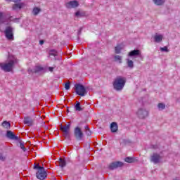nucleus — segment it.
Segmentation results:
<instances>
[{
    "label": "nucleus",
    "instance_id": "nucleus-1",
    "mask_svg": "<svg viewBox=\"0 0 180 180\" xmlns=\"http://www.w3.org/2000/svg\"><path fill=\"white\" fill-rule=\"evenodd\" d=\"M15 64H18V59L13 55H9L6 63H0V68L5 72H11L13 71Z\"/></svg>",
    "mask_w": 180,
    "mask_h": 180
},
{
    "label": "nucleus",
    "instance_id": "nucleus-2",
    "mask_svg": "<svg viewBox=\"0 0 180 180\" xmlns=\"http://www.w3.org/2000/svg\"><path fill=\"white\" fill-rule=\"evenodd\" d=\"M125 84L126 77L119 76L114 80L113 86L114 89H116V91H122V89H123V88L124 87Z\"/></svg>",
    "mask_w": 180,
    "mask_h": 180
},
{
    "label": "nucleus",
    "instance_id": "nucleus-3",
    "mask_svg": "<svg viewBox=\"0 0 180 180\" xmlns=\"http://www.w3.org/2000/svg\"><path fill=\"white\" fill-rule=\"evenodd\" d=\"M75 88L77 95H79L80 96H85V95H86V89H85V87L83 85L76 84Z\"/></svg>",
    "mask_w": 180,
    "mask_h": 180
},
{
    "label": "nucleus",
    "instance_id": "nucleus-4",
    "mask_svg": "<svg viewBox=\"0 0 180 180\" xmlns=\"http://www.w3.org/2000/svg\"><path fill=\"white\" fill-rule=\"evenodd\" d=\"M5 36L8 40L12 41L14 40L13 38V28L12 27H7L5 30Z\"/></svg>",
    "mask_w": 180,
    "mask_h": 180
},
{
    "label": "nucleus",
    "instance_id": "nucleus-5",
    "mask_svg": "<svg viewBox=\"0 0 180 180\" xmlns=\"http://www.w3.org/2000/svg\"><path fill=\"white\" fill-rule=\"evenodd\" d=\"M136 115L139 119H146L148 116V110H146V108H139L136 111Z\"/></svg>",
    "mask_w": 180,
    "mask_h": 180
},
{
    "label": "nucleus",
    "instance_id": "nucleus-6",
    "mask_svg": "<svg viewBox=\"0 0 180 180\" xmlns=\"http://www.w3.org/2000/svg\"><path fill=\"white\" fill-rule=\"evenodd\" d=\"M36 176L38 179H46V178L47 177V173L46 172V169H44V168H40L37 170Z\"/></svg>",
    "mask_w": 180,
    "mask_h": 180
},
{
    "label": "nucleus",
    "instance_id": "nucleus-7",
    "mask_svg": "<svg viewBox=\"0 0 180 180\" xmlns=\"http://www.w3.org/2000/svg\"><path fill=\"white\" fill-rule=\"evenodd\" d=\"M66 8L71 9L72 8H78L79 6V3L77 1H70L65 4Z\"/></svg>",
    "mask_w": 180,
    "mask_h": 180
},
{
    "label": "nucleus",
    "instance_id": "nucleus-8",
    "mask_svg": "<svg viewBox=\"0 0 180 180\" xmlns=\"http://www.w3.org/2000/svg\"><path fill=\"white\" fill-rule=\"evenodd\" d=\"M161 158L160 155L153 153L150 157V161L154 162V164H158V162H161Z\"/></svg>",
    "mask_w": 180,
    "mask_h": 180
},
{
    "label": "nucleus",
    "instance_id": "nucleus-9",
    "mask_svg": "<svg viewBox=\"0 0 180 180\" xmlns=\"http://www.w3.org/2000/svg\"><path fill=\"white\" fill-rule=\"evenodd\" d=\"M84 134H82V130L81 129V128L77 127L75 129V136L76 137V139H77V140H81Z\"/></svg>",
    "mask_w": 180,
    "mask_h": 180
},
{
    "label": "nucleus",
    "instance_id": "nucleus-10",
    "mask_svg": "<svg viewBox=\"0 0 180 180\" xmlns=\"http://www.w3.org/2000/svg\"><path fill=\"white\" fill-rule=\"evenodd\" d=\"M139 56H141V51L139 49L132 50L128 53V57H133L135 58V57H139Z\"/></svg>",
    "mask_w": 180,
    "mask_h": 180
},
{
    "label": "nucleus",
    "instance_id": "nucleus-11",
    "mask_svg": "<svg viewBox=\"0 0 180 180\" xmlns=\"http://www.w3.org/2000/svg\"><path fill=\"white\" fill-rule=\"evenodd\" d=\"M162 40H164V34H162L157 33L153 36V41L155 43H161Z\"/></svg>",
    "mask_w": 180,
    "mask_h": 180
},
{
    "label": "nucleus",
    "instance_id": "nucleus-12",
    "mask_svg": "<svg viewBox=\"0 0 180 180\" xmlns=\"http://www.w3.org/2000/svg\"><path fill=\"white\" fill-rule=\"evenodd\" d=\"M28 72H45L46 71H44V68H43L41 65H36L33 70L30 68L28 70Z\"/></svg>",
    "mask_w": 180,
    "mask_h": 180
},
{
    "label": "nucleus",
    "instance_id": "nucleus-13",
    "mask_svg": "<svg viewBox=\"0 0 180 180\" xmlns=\"http://www.w3.org/2000/svg\"><path fill=\"white\" fill-rule=\"evenodd\" d=\"M15 4L13 6V11H20V9H23L25 6H26V4L25 3L20 2V3H17L15 2Z\"/></svg>",
    "mask_w": 180,
    "mask_h": 180
},
{
    "label": "nucleus",
    "instance_id": "nucleus-14",
    "mask_svg": "<svg viewBox=\"0 0 180 180\" xmlns=\"http://www.w3.org/2000/svg\"><path fill=\"white\" fill-rule=\"evenodd\" d=\"M119 167H123V162H115L111 163L109 165L110 169H115L116 168H119Z\"/></svg>",
    "mask_w": 180,
    "mask_h": 180
},
{
    "label": "nucleus",
    "instance_id": "nucleus-15",
    "mask_svg": "<svg viewBox=\"0 0 180 180\" xmlns=\"http://www.w3.org/2000/svg\"><path fill=\"white\" fill-rule=\"evenodd\" d=\"M124 49V45H123V44H120L115 46V51L116 54H119L120 53V51H122V50H123Z\"/></svg>",
    "mask_w": 180,
    "mask_h": 180
},
{
    "label": "nucleus",
    "instance_id": "nucleus-16",
    "mask_svg": "<svg viewBox=\"0 0 180 180\" xmlns=\"http://www.w3.org/2000/svg\"><path fill=\"white\" fill-rule=\"evenodd\" d=\"M61 131L64 133V134L68 135V131H70V124L65 126H60Z\"/></svg>",
    "mask_w": 180,
    "mask_h": 180
},
{
    "label": "nucleus",
    "instance_id": "nucleus-17",
    "mask_svg": "<svg viewBox=\"0 0 180 180\" xmlns=\"http://www.w3.org/2000/svg\"><path fill=\"white\" fill-rule=\"evenodd\" d=\"M126 62H127V65L128 68H134V62L132 60L127 58V59H126Z\"/></svg>",
    "mask_w": 180,
    "mask_h": 180
},
{
    "label": "nucleus",
    "instance_id": "nucleus-18",
    "mask_svg": "<svg viewBox=\"0 0 180 180\" xmlns=\"http://www.w3.org/2000/svg\"><path fill=\"white\" fill-rule=\"evenodd\" d=\"M6 136L11 140H16V139H18V137H16V136H15V134H13V132H12L11 131H7Z\"/></svg>",
    "mask_w": 180,
    "mask_h": 180
},
{
    "label": "nucleus",
    "instance_id": "nucleus-19",
    "mask_svg": "<svg viewBox=\"0 0 180 180\" xmlns=\"http://www.w3.org/2000/svg\"><path fill=\"white\" fill-rule=\"evenodd\" d=\"M153 2L155 4V5H157L158 6H161L162 5H164V4H165V0H153Z\"/></svg>",
    "mask_w": 180,
    "mask_h": 180
},
{
    "label": "nucleus",
    "instance_id": "nucleus-20",
    "mask_svg": "<svg viewBox=\"0 0 180 180\" xmlns=\"http://www.w3.org/2000/svg\"><path fill=\"white\" fill-rule=\"evenodd\" d=\"M25 124H27V126H32L33 124V120L30 117H25L24 120Z\"/></svg>",
    "mask_w": 180,
    "mask_h": 180
},
{
    "label": "nucleus",
    "instance_id": "nucleus-21",
    "mask_svg": "<svg viewBox=\"0 0 180 180\" xmlns=\"http://www.w3.org/2000/svg\"><path fill=\"white\" fill-rule=\"evenodd\" d=\"M110 129L112 133H116V131H117V124L112 122L111 124Z\"/></svg>",
    "mask_w": 180,
    "mask_h": 180
},
{
    "label": "nucleus",
    "instance_id": "nucleus-22",
    "mask_svg": "<svg viewBox=\"0 0 180 180\" xmlns=\"http://www.w3.org/2000/svg\"><path fill=\"white\" fill-rule=\"evenodd\" d=\"M40 12H41V9L39 7H34L32 10V15L36 16L38 13H40Z\"/></svg>",
    "mask_w": 180,
    "mask_h": 180
},
{
    "label": "nucleus",
    "instance_id": "nucleus-23",
    "mask_svg": "<svg viewBox=\"0 0 180 180\" xmlns=\"http://www.w3.org/2000/svg\"><path fill=\"white\" fill-rule=\"evenodd\" d=\"M114 60L117 63H119V64H122L123 63V59H122V56H120L119 55L115 56L114 57Z\"/></svg>",
    "mask_w": 180,
    "mask_h": 180
},
{
    "label": "nucleus",
    "instance_id": "nucleus-24",
    "mask_svg": "<svg viewBox=\"0 0 180 180\" xmlns=\"http://www.w3.org/2000/svg\"><path fill=\"white\" fill-rule=\"evenodd\" d=\"M75 16H77V18H82V16H85V13L84 11L79 10L75 13Z\"/></svg>",
    "mask_w": 180,
    "mask_h": 180
},
{
    "label": "nucleus",
    "instance_id": "nucleus-25",
    "mask_svg": "<svg viewBox=\"0 0 180 180\" xmlns=\"http://www.w3.org/2000/svg\"><path fill=\"white\" fill-rule=\"evenodd\" d=\"M75 109L77 112H81V110H82V108L81 107V103L80 102H77L76 105H75Z\"/></svg>",
    "mask_w": 180,
    "mask_h": 180
},
{
    "label": "nucleus",
    "instance_id": "nucleus-26",
    "mask_svg": "<svg viewBox=\"0 0 180 180\" xmlns=\"http://www.w3.org/2000/svg\"><path fill=\"white\" fill-rule=\"evenodd\" d=\"M2 127H3L4 129H9V128L11 127V123H9V122L4 121V122L2 123Z\"/></svg>",
    "mask_w": 180,
    "mask_h": 180
},
{
    "label": "nucleus",
    "instance_id": "nucleus-27",
    "mask_svg": "<svg viewBox=\"0 0 180 180\" xmlns=\"http://www.w3.org/2000/svg\"><path fill=\"white\" fill-rule=\"evenodd\" d=\"M158 108L159 110H164V109H165V104H164V103H159L158 104Z\"/></svg>",
    "mask_w": 180,
    "mask_h": 180
},
{
    "label": "nucleus",
    "instance_id": "nucleus-28",
    "mask_svg": "<svg viewBox=\"0 0 180 180\" xmlns=\"http://www.w3.org/2000/svg\"><path fill=\"white\" fill-rule=\"evenodd\" d=\"M5 20H6V19L4 16V13H2V12H0V25L1 23H5Z\"/></svg>",
    "mask_w": 180,
    "mask_h": 180
},
{
    "label": "nucleus",
    "instance_id": "nucleus-29",
    "mask_svg": "<svg viewBox=\"0 0 180 180\" xmlns=\"http://www.w3.org/2000/svg\"><path fill=\"white\" fill-rule=\"evenodd\" d=\"M124 161H125V162L131 163V162H134V159L133 158H126L124 159Z\"/></svg>",
    "mask_w": 180,
    "mask_h": 180
},
{
    "label": "nucleus",
    "instance_id": "nucleus-30",
    "mask_svg": "<svg viewBox=\"0 0 180 180\" xmlns=\"http://www.w3.org/2000/svg\"><path fill=\"white\" fill-rule=\"evenodd\" d=\"M59 165L60 167H65V160H63V159H59Z\"/></svg>",
    "mask_w": 180,
    "mask_h": 180
},
{
    "label": "nucleus",
    "instance_id": "nucleus-31",
    "mask_svg": "<svg viewBox=\"0 0 180 180\" xmlns=\"http://www.w3.org/2000/svg\"><path fill=\"white\" fill-rule=\"evenodd\" d=\"M20 148L22 151H26V148H25V143L22 142V141H20Z\"/></svg>",
    "mask_w": 180,
    "mask_h": 180
},
{
    "label": "nucleus",
    "instance_id": "nucleus-32",
    "mask_svg": "<svg viewBox=\"0 0 180 180\" xmlns=\"http://www.w3.org/2000/svg\"><path fill=\"white\" fill-rule=\"evenodd\" d=\"M70 84L69 82L66 83L65 84V89H66V91H68V89H70Z\"/></svg>",
    "mask_w": 180,
    "mask_h": 180
},
{
    "label": "nucleus",
    "instance_id": "nucleus-33",
    "mask_svg": "<svg viewBox=\"0 0 180 180\" xmlns=\"http://www.w3.org/2000/svg\"><path fill=\"white\" fill-rule=\"evenodd\" d=\"M160 51H165L166 53H168V48L167 46L160 48Z\"/></svg>",
    "mask_w": 180,
    "mask_h": 180
},
{
    "label": "nucleus",
    "instance_id": "nucleus-34",
    "mask_svg": "<svg viewBox=\"0 0 180 180\" xmlns=\"http://www.w3.org/2000/svg\"><path fill=\"white\" fill-rule=\"evenodd\" d=\"M85 129H86V130H87L86 133H87L88 136H91V131H89V128L88 127H86Z\"/></svg>",
    "mask_w": 180,
    "mask_h": 180
},
{
    "label": "nucleus",
    "instance_id": "nucleus-35",
    "mask_svg": "<svg viewBox=\"0 0 180 180\" xmlns=\"http://www.w3.org/2000/svg\"><path fill=\"white\" fill-rule=\"evenodd\" d=\"M7 2H20V0H5Z\"/></svg>",
    "mask_w": 180,
    "mask_h": 180
},
{
    "label": "nucleus",
    "instance_id": "nucleus-36",
    "mask_svg": "<svg viewBox=\"0 0 180 180\" xmlns=\"http://www.w3.org/2000/svg\"><path fill=\"white\" fill-rule=\"evenodd\" d=\"M34 168L36 169H40V168H44V167H40V165H37L36 166H34Z\"/></svg>",
    "mask_w": 180,
    "mask_h": 180
},
{
    "label": "nucleus",
    "instance_id": "nucleus-37",
    "mask_svg": "<svg viewBox=\"0 0 180 180\" xmlns=\"http://www.w3.org/2000/svg\"><path fill=\"white\" fill-rule=\"evenodd\" d=\"M48 70H49V71H50L51 72H53V70H54V68H53V67H49V68H48Z\"/></svg>",
    "mask_w": 180,
    "mask_h": 180
},
{
    "label": "nucleus",
    "instance_id": "nucleus-38",
    "mask_svg": "<svg viewBox=\"0 0 180 180\" xmlns=\"http://www.w3.org/2000/svg\"><path fill=\"white\" fill-rule=\"evenodd\" d=\"M50 54H53V56H57V52L53 51V53H51Z\"/></svg>",
    "mask_w": 180,
    "mask_h": 180
},
{
    "label": "nucleus",
    "instance_id": "nucleus-39",
    "mask_svg": "<svg viewBox=\"0 0 180 180\" xmlns=\"http://www.w3.org/2000/svg\"><path fill=\"white\" fill-rule=\"evenodd\" d=\"M39 43H40V44H43V43H44V41H40Z\"/></svg>",
    "mask_w": 180,
    "mask_h": 180
}]
</instances>
